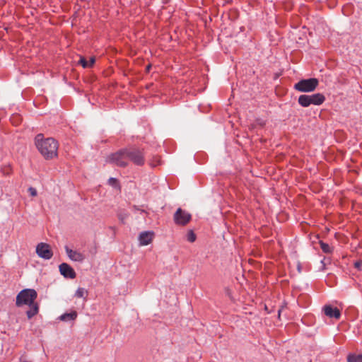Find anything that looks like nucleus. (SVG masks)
I'll return each mask as SVG.
<instances>
[{
    "label": "nucleus",
    "mask_w": 362,
    "mask_h": 362,
    "mask_svg": "<svg viewBox=\"0 0 362 362\" xmlns=\"http://www.w3.org/2000/svg\"><path fill=\"white\" fill-rule=\"evenodd\" d=\"M35 144L45 159L51 160L57 157L59 145L53 138L45 139L43 134H39L35 138Z\"/></svg>",
    "instance_id": "f257e3e1"
},
{
    "label": "nucleus",
    "mask_w": 362,
    "mask_h": 362,
    "mask_svg": "<svg viewBox=\"0 0 362 362\" xmlns=\"http://www.w3.org/2000/svg\"><path fill=\"white\" fill-rule=\"evenodd\" d=\"M37 293L35 289L25 288L20 291L16 296V305L21 307L24 305H28L35 301Z\"/></svg>",
    "instance_id": "f03ea898"
},
{
    "label": "nucleus",
    "mask_w": 362,
    "mask_h": 362,
    "mask_svg": "<svg viewBox=\"0 0 362 362\" xmlns=\"http://www.w3.org/2000/svg\"><path fill=\"white\" fill-rule=\"evenodd\" d=\"M127 148L128 162L131 161L134 165L143 166L145 163V153L143 148L130 147Z\"/></svg>",
    "instance_id": "7ed1b4c3"
},
{
    "label": "nucleus",
    "mask_w": 362,
    "mask_h": 362,
    "mask_svg": "<svg viewBox=\"0 0 362 362\" xmlns=\"http://www.w3.org/2000/svg\"><path fill=\"white\" fill-rule=\"evenodd\" d=\"M106 162L120 168L127 167L128 165L127 148H122L115 153L110 154L106 158Z\"/></svg>",
    "instance_id": "20e7f679"
},
{
    "label": "nucleus",
    "mask_w": 362,
    "mask_h": 362,
    "mask_svg": "<svg viewBox=\"0 0 362 362\" xmlns=\"http://www.w3.org/2000/svg\"><path fill=\"white\" fill-rule=\"evenodd\" d=\"M325 100V97L322 93H315L313 95H301L299 96L298 102L303 107H307L310 105H320Z\"/></svg>",
    "instance_id": "39448f33"
},
{
    "label": "nucleus",
    "mask_w": 362,
    "mask_h": 362,
    "mask_svg": "<svg viewBox=\"0 0 362 362\" xmlns=\"http://www.w3.org/2000/svg\"><path fill=\"white\" fill-rule=\"evenodd\" d=\"M319 85L318 79L310 78L302 79L294 85V88L300 92H313Z\"/></svg>",
    "instance_id": "423d86ee"
},
{
    "label": "nucleus",
    "mask_w": 362,
    "mask_h": 362,
    "mask_svg": "<svg viewBox=\"0 0 362 362\" xmlns=\"http://www.w3.org/2000/svg\"><path fill=\"white\" fill-rule=\"evenodd\" d=\"M36 253L40 257L45 259H50L53 256L50 245L45 243H40L37 245Z\"/></svg>",
    "instance_id": "0eeeda50"
},
{
    "label": "nucleus",
    "mask_w": 362,
    "mask_h": 362,
    "mask_svg": "<svg viewBox=\"0 0 362 362\" xmlns=\"http://www.w3.org/2000/svg\"><path fill=\"white\" fill-rule=\"evenodd\" d=\"M174 221L177 225L185 226L191 220V215L179 208L174 214Z\"/></svg>",
    "instance_id": "6e6552de"
},
{
    "label": "nucleus",
    "mask_w": 362,
    "mask_h": 362,
    "mask_svg": "<svg viewBox=\"0 0 362 362\" xmlns=\"http://www.w3.org/2000/svg\"><path fill=\"white\" fill-rule=\"evenodd\" d=\"M59 272L62 276L67 279H74L76 274L74 269L67 263H62L59 267Z\"/></svg>",
    "instance_id": "1a4fd4ad"
},
{
    "label": "nucleus",
    "mask_w": 362,
    "mask_h": 362,
    "mask_svg": "<svg viewBox=\"0 0 362 362\" xmlns=\"http://www.w3.org/2000/svg\"><path fill=\"white\" fill-rule=\"evenodd\" d=\"M323 311L326 316L330 318L339 320L341 317V312L337 307L330 305H325L323 307Z\"/></svg>",
    "instance_id": "9d476101"
},
{
    "label": "nucleus",
    "mask_w": 362,
    "mask_h": 362,
    "mask_svg": "<svg viewBox=\"0 0 362 362\" xmlns=\"http://www.w3.org/2000/svg\"><path fill=\"white\" fill-rule=\"evenodd\" d=\"M65 250H66L68 257L71 260L81 262L85 259V256L83 254H82L78 251L69 249L68 247H66Z\"/></svg>",
    "instance_id": "9b49d317"
},
{
    "label": "nucleus",
    "mask_w": 362,
    "mask_h": 362,
    "mask_svg": "<svg viewBox=\"0 0 362 362\" xmlns=\"http://www.w3.org/2000/svg\"><path fill=\"white\" fill-rule=\"evenodd\" d=\"M153 238V232H143L139 235V242L141 245H147L150 244Z\"/></svg>",
    "instance_id": "f8f14e48"
},
{
    "label": "nucleus",
    "mask_w": 362,
    "mask_h": 362,
    "mask_svg": "<svg viewBox=\"0 0 362 362\" xmlns=\"http://www.w3.org/2000/svg\"><path fill=\"white\" fill-rule=\"evenodd\" d=\"M30 310L26 312V315L28 319H31L33 317L36 315L39 312V305L35 301L28 305Z\"/></svg>",
    "instance_id": "ddd939ff"
},
{
    "label": "nucleus",
    "mask_w": 362,
    "mask_h": 362,
    "mask_svg": "<svg viewBox=\"0 0 362 362\" xmlns=\"http://www.w3.org/2000/svg\"><path fill=\"white\" fill-rule=\"evenodd\" d=\"M78 316L77 312L76 310H73L69 313H64L62 315L59 319L62 321H69V320H75Z\"/></svg>",
    "instance_id": "4468645a"
},
{
    "label": "nucleus",
    "mask_w": 362,
    "mask_h": 362,
    "mask_svg": "<svg viewBox=\"0 0 362 362\" xmlns=\"http://www.w3.org/2000/svg\"><path fill=\"white\" fill-rule=\"evenodd\" d=\"M95 62V57H90L89 61H87L84 57H81L79 60V64L83 67V68H90L93 66V64Z\"/></svg>",
    "instance_id": "2eb2a0df"
},
{
    "label": "nucleus",
    "mask_w": 362,
    "mask_h": 362,
    "mask_svg": "<svg viewBox=\"0 0 362 362\" xmlns=\"http://www.w3.org/2000/svg\"><path fill=\"white\" fill-rule=\"evenodd\" d=\"M75 296L76 298H83L85 300H86L88 296V291L83 288H78L75 293Z\"/></svg>",
    "instance_id": "dca6fc26"
},
{
    "label": "nucleus",
    "mask_w": 362,
    "mask_h": 362,
    "mask_svg": "<svg viewBox=\"0 0 362 362\" xmlns=\"http://www.w3.org/2000/svg\"><path fill=\"white\" fill-rule=\"evenodd\" d=\"M347 362H362V354H349L347 356Z\"/></svg>",
    "instance_id": "f3484780"
},
{
    "label": "nucleus",
    "mask_w": 362,
    "mask_h": 362,
    "mask_svg": "<svg viewBox=\"0 0 362 362\" xmlns=\"http://www.w3.org/2000/svg\"><path fill=\"white\" fill-rule=\"evenodd\" d=\"M321 250L327 254H329L332 252V248L329 245V244L325 243L322 241L320 243Z\"/></svg>",
    "instance_id": "a211bd4d"
},
{
    "label": "nucleus",
    "mask_w": 362,
    "mask_h": 362,
    "mask_svg": "<svg viewBox=\"0 0 362 362\" xmlns=\"http://www.w3.org/2000/svg\"><path fill=\"white\" fill-rule=\"evenodd\" d=\"M108 184L111 186H112L113 187L115 188H117L119 189H120L121 187H120V185L119 183V181L116 178H114V177H110L109 180H108Z\"/></svg>",
    "instance_id": "6ab92c4d"
},
{
    "label": "nucleus",
    "mask_w": 362,
    "mask_h": 362,
    "mask_svg": "<svg viewBox=\"0 0 362 362\" xmlns=\"http://www.w3.org/2000/svg\"><path fill=\"white\" fill-rule=\"evenodd\" d=\"M196 235L193 230H189L187 234V239L190 243H194L196 240Z\"/></svg>",
    "instance_id": "aec40b11"
},
{
    "label": "nucleus",
    "mask_w": 362,
    "mask_h": 362,
    "mask_svg": "<svg viewBox=\"0 0 362 362\" xmlns=\"http://www.w3.org/2000/svg\"><path fill=\"white\" fill-rule=\"evenodd\" d=\"M354 267L358 270H361L362 269V260L356 261L354 263Z\"/></svg>",
    "instance_id": "412c9836"
},
{
    "label": "nucleus",
    "mask_w": 362,
    "mask_h": 362,
    "mask_svg": "<svg viewBox=\"0 0 362 362\" xmlns=\"http://www.w3.org/2000/svg\"><path fill=\"white\" fill-rule=\"evenodd\" d=\"M28 192H30V194L32 197H35V196H37V190H36L35 188H33V187H29V189H28Z\"/></svg>",
    "instance_id": "4be33fe9"
},
{
    "label": "nucleus",
    "mask_w": 362,
    "mask_h": 362,
    "mask_svg": "<svg viewBox=\"0 0 362 362\" xmlns=\"http://www.w3.org/2000/svg\"><path fill=\"white\" fill-rule=\"evenodd\" d=\"M255 122H256V124H257V125H259V126H260V127H264V126H265V124H266L265 121H264V120H262V119H257L255 121Z\"/></svg>",
    "instance_id": "5701e85b"
},
{
    "label": "nucleus",
    "mask_w": 362,
    "mask_h": 362,
    "mask_svg": "<svg viewBox=\"0 0 362 362\" xmlns=\"http://www.w3.org/2000/svg\"><path fill=\"white\" fill-rule=\"evenodd\" d=\"M151 68V64H148V65L146 66V71L147 72H148V71H150Z\"/></svg>",
    "instance_id": "b1692460"
},
{
    "label": "nucleus",
    "mask_w": 362,
    "mask_h": 362,
    "mask_svg": "<svg viewBox=\"0 0 362 362\" xmlns=\"http://www.w3.org/2000/svg\"><path fill=\"white\" fill-rule=\"evenodd\" d=\"M155 161H156V163L158 164L160 163V157H156Z\"/></svg>",
    "instance_id": "393cba45"
},
{
    "label": "nucleus",
    "mask_w": 362,
    "mask_h": 362,
    "mask_svg": "<svg viewBox=\"0 0 362 362\" xmlns=\"http://www.w3.org/2000/svg\"><path fill=\"white\" fill-rule=\"evenodd\" d=\"M133 208L135 209V210H139V209L138 208L137 206H134Z\"/></svg>",
    "instance_id": "a878e982"
},
{
    "label": "nucleus",
    "mask_w": 362,
    "mask_h": 362,
    "mask_svg": "<svg viewBox=\"0 0 362 362\" xmlns=\"http://www.w3.org/2000/svg\"><path fill=\"white\" fill-rule=\"evenodd\" d=\"M153 166H156L157 164L151 163Z\"/></svg>",
    "instance_id": "bb28decb"
},
{
    "label": "nucleus",
    "mask_w": 362,
    "mask_h": 362,
    "mask_svg": "<svg viewBox=\"0 0 362 362\" xmlns=\"http://www.w3.org/2000/svg\"><path fill=\"white\" fill-rule=\"evenodd\" d=\"M141 212L146 213L144 210H141Z\"/></svg>",
    "instance_id": "cd10ccee"
}]
</instances>
